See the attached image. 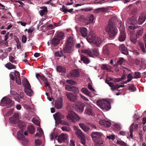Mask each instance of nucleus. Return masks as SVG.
<instances>
[{
    "label": "nucleus",
    "mask_w": 146,
    "mask_h": 146,
    "mask_svg": "<svg viewBox=\"0 0 146 146\" xmlns=\"http://www.w3.org/2000/svg\"><path fill=\"white\" fill-rule=\"evenodd\" d=\"M60 40L57 38L55 36L50 40V43L51 45L56 46L60 43Z\"/></svg>",
    "instance_id": "21"
},
{
    "label": "nucleus",
    "mask_w": 146,
    "mask_h": 146,
    "mask_svg": "<svg viewBox=\"0 0 146 146\" xmlns=\"http://www.w3.org/2000/svg\"><path fill=\"white\" fill-rule=\"evenodd\" d=\"M36 78L38 79L39 78H40L43 81H47L46 78H45L43 75H40L39 74H36Z\"/></svg>",
    "instance_id": "39"
},
{
    "label": "nucleus",
    "mask_w": 146,
    "mask_h": 146,
    "mask_svg": "<svg viewBox=\"0 0 146 146\" xmlns=\"http://www.w3.org/2000/svg\"><path fill=\"white\" fill-rule=\"evenodd\" d=\"M137 17L135 16H133L128 18L127 20V23L129 24L133 25H135L137 23Z\"/></svg>",
    "instance_id": "15"
},
{
    "label": "nucleus",
    "mask_w": 146,
    "mask_h": 146,
    "mask_svg": "<svg viewBox=\"0 0 146 146\" xmlns=\"http://www.w3.org/2000/svg\"><path fill=\"white\" fill-rule=\"evenodd\" d=\"M40 8L42 9L39 11L40 15L42 17L44 15H46L47 14L48 10L46 7L44 6L43 7H40Z\"/></svg>",
    "instance_id": "23"
},
{
    "label": "nucleus",
    "mask_w": 146,
    "mask_h": 146,
    "mask_svg": "<svg viewBox=\"0 0 146 146\" xmlns=\"http://www.w3.org/2000/svg\"><path fill=\"white\" fill-rule=\"evenodd\" d=\"M146 19V16L145 14L142 13L139 17L137 23L139 25H141L144 23Z\"/></svg>",
    "instance_id": "19"
},
{
    "label": "nucleus",
    "mask_w": 146,
    "mask_h": 146,
    "mask_svg": "<svg viewBox=\"0 0 146 146\" xmlns=\"http://www.w3.org/2000/svg\"><path fill=\"white\" fill-rule=\"evenodd\" d=\"M62 129L63 131H66L67 132L70 131L71 129V128L68 126H64L62 127Z\"/></svg>",
    "instance_id": "49"
},
{
    "label": "nucleus",
    "mask_w": 146,
    "mask_h": 146,
    "mask_svg": "<svg viewBox=\"0 0 146 146\" xmlns=\"http://www.w3.org/2000/svg\"><path fill=\"white\" fill-rule=\"evenodd\" d=\"M125 61V60L124 58H120L119 59V60L117 62V64L114 65V66H116L118 65H121L123 62Z\"/></svg>",
    "instance_id": "40"
},
{
    "label": "nucleus",
    "mask_w": 146,
    "mask_h": 146,
    "mask_svg": "<svg viewBox=\"0 0 146 146\" xmlns=\"http://www.w3.org/2000/svg\"><path fill=\"white\" fill-rule=\"evenodd\" d=\"M143 33V29H141L140 30L138 31L136 33V36L138 37V36H141Z\"/></svg>",
    "instance_id": "54"
},
{
    "label": "nucleus",
    "mask_w": 146,
    "mask_h": 146,
    "mask_svg": "<svg viewBox=\"0 0 146 146\" xmlns=\"http://www.w3.org/2000/svg\"><path fill=\"white\" fill-rule=\"evenodd\" d=\"M79 125L82 129L86 132H88L90 129L89 127L83 123H79Z\"/></svg>",
    "instance_id": "32"
},
{
    "label": "nucleus",
    "mask_w": 146,
    "mask_h": 146,
    "mask_svg": "<svg viewBox=\"0 0 146 146\" xmlns=\"http://www.w3.org/2000/svg\"><path fill=\"white\" fill-rule=\"evenodd\" d=\"M106 31L108 33L109 37L111 38H113L117 34V29L111 20L108 23V25L106 28Z\"/></svg>",
    "instance_id": "2"
},
{
    "label": "nucleus",
    "mask_w": 146,
    "mask_h": 146,
    "mask_svg": "<svg viewBox=\"0 0 146 146\" xmlns=\"http://www.w3.org/2000/svg\"><path fill=\"white\" fill-rule=\"evenodd\" d=\"M106 8L104 7L99 8L95 9V11L96 13H98L101 12L100 10H103V9H105Z\"/></svg>",
    "instance_id": "63"
},
{
    "label": "nucleus",
    "mask_w": 146,
    "mask_h": 146,
    "mask_svg": "<svg viewBox=\"0 0 146 146\" xmlns=\"http://www.w3.org/2000/svg\"><path fill=\"white\" fill-rule=\"evenodd\" d=\"M128 90L134 92L136 90V88L133 85H132L129 86Z\"/></svg>",
    "instance_id": "53"
},
{
    "label": "nucleus",
    "mask_w": 146,
    "mask_h": 146,
    "mask_svg": "<svg viewBox=\"0 0 146 146\" xmlns=\"http://www.w3.org/2000/svg\"><path fill=\"white\" fill-rule=\"evenodd\" d=\"M86 108L85 111V113L89 115L94 116V114L93 110L91 105L87 103H86Z\"/></svg>",
    "instance_id": "9"
},
{
    "label": "nucleus",
    "mask_w": 146,
    "mask_h": 146,
    "mask_svg": "<svg viewBox=\"0 0 146 146\" xmlns=\"http://www.w3.org/2000/svg\"><path fill=\"white\" fill-rule=\"evenodd\" d=\"M70 75L72 78H75L80 76V74H68L67 76Z\"/></svg>",
    "instance_id": "50"
},
{
    "label": "nucleus",
    "mask_w": 146,
    "mask_h": 146,
    "mask_svg": "<svg viewBox=\"0 0 146 146\" xmlns=\"http://www.w3.org/2000/svg\"><path fill=\"white\" fill-rule=\"evenodd\" d=\"M130 39L131 42L134 44L136 43L137 40L136 38L135 37V36L132 35L130 37Z\"/></svg>",
    "instance_id": "47"
},
{
    "label": "nucleus",
    "mask_w": 146,
    "mask_h": 146,
    "mask_svg": "<svg viewBox=\"0 0 146 146\" xmlns=\"http://www.w3.org/2000/svg\"><path fill=\"white\" fill-rule=\"evenodd\" d=\"M23 84L25 87V89L28 88H30V87H31V85L29 83L26 78H24L23 80Z\"/></svg>",
    "instance_id": "29"
},
{
    "label": "nucleus",
    "mask_w": 146,
    "mask_h": 146,
    "mask_svg": "<svg viewBox=\"0 0 146 146\" xmlns=\"http://www.w3.org/2000/svg\"><path fill=\"white\" fill-rule=\"evenodd\" d=\"M82 53H85L90 57L95 58L98 57L100 54L98 49L94 48L92 50L84 49L82 50Z\"/></svg>",
    "instance_id": "4"
},
{
    "label": "nucleus",
    "mask_w": 146,
    "mask_h": 146,
    "mask_svg": "<svg viewBox=\"0 0 146 146\" xmlns=\"http://www.w3.org/2000/svg\"><path fill=\"white\" fill-rule=\"evenodd\" d=\"M66 117L70 121L73 123L78 121L80 119V117L73 111L69 113L67 115Z\"/></svg>",
    "instance_id": "6"
},
{
    "label": "nucleus",
    "mask_w": 146,
    "mask_h": 146,
    "mask_svg": "<svg viewBox=\"0 0 146 146\" xmlns=\"http://www.w3.org/2000/svg\"><path fill=\"white\" fill-rule=\"evenodd\" d=\"M8 42L7 41L4 40H1L0 42V45L2 46L4 45V46H8Z\"/></svg>",
    "instance_id": "45"
},
{
    "label": "nucleus",
    "mask_w": 146,
    "mask_h": 146,
    "mask_svg": "<svg viewBox=\"0 0 146 146\" xmlns=\"http://www.w3.org/2000/svg\"><path fill=\"white\" fill-rule=\"evenodd\" d=\"M42 143V141L39 139H36L35 141V145L36 146H38L40 145Z\"/></svg>",
    "instance_id": "51"
},
{
    "label": "nucleus",
    "mask_w": 146,
    "mask_h": 146,
    "mask_svg": "<svg viewBox=\"0 0 146 146\" xmlns=\"http://www.w3.org/2000/svg\"><path fill=\"white\" fill-rule=\"evenodd\" d=\"M19 114L18 113H15L14 114L13 117H11L9 118L10 122L12 124L17 123L19 121Z\"/></svg>",
    "instance_id": "13"
},
{
    "label": "nucleus",
    "mask_w": 146,
    "mask_h": 146,
    "mask_svg": "<svg viewBox=\"0 0 146 146\" xmlns=\"http://www.w3.org/2000/svg\"><path fill=\"white\" fill-rule=\"evenodd\" d=\"M85 105L84 103H80L77 106V110L78 112L81 113L84 110Z\"/></svg>",
    "instance_id": "25"
},
{
    "label": "nucleus",
    "mask_w": 146,
    "mask_h": 146,
    "mask_svg": "<svg viewBox=\"0 0 146 146\" xmlns=\"http://www.w3.org/2000/svg\"><path fill=\"white\" fill-rule=\"evenodd\" d=\"M120 33L118 37L119 40L120 42L124 41L126 38V35L124 31V29H120Z\"/></svg>",
    "instance_id": "14"
},
{
    "label": "nucleus",
    "mask_w": 146,
    "mask_h": 146,
    "mask_svg": "<svg viewBox=\"0 0 146 146\" xmlns=\"http://www.w3.org/2000/svg\"><path fill=\"white\" fill-rule=\"evenodd\" d=\"M56 70L60 72L65 73L66 72V68L64 66H58L56 67Z\"/></svg>",
    "instance_id": "30"
},
{
    "label": "nucleus",
    "mask_w": 146,
    "mask_h": 146,
    "mask_svg": "<svg viewBox=\"0 0 146 146\" xmlns=\"http://www.w3.org/2000/svg\"><path fill=\"white\" fill-rule=\"evenodd\" d=\"M81 91L83 93H84L88 96H89L91 93L88 90L87 88H82V89Z\"/></svg>",
    "instance_id": "43"
},
{
    "label": "nucleus",
    "mask_w": 146,
    "mask_h": 146,
    "mask_svg": "<svg viewBox=\"0 0 146 146\" xmlns=\"http://www.w3.org/2000/svg\"><path fill=\"white\" fill-rule=\"evenodd\" d=\"M76 131L75 132L76 135L80 140L81 143L85 145L86 144V137L85 135L82 131L78 127H76Z\"/></svg>",
    "instance_id": "7"
},
{
    "label": "nucleus",
    "mask_w": 146,
    "mask_h": 146,
    "mask_svg": "<svg viewBox=\"0 0 146 146\" xmlns=\"http://www.w3.org/2000/svg\"><path fill=\"white\" fill-rule=\"evenodd\" d=\"M80 32L82 36L83 37H86L88 35V30L85 27H81L80 29Z\"/></svg>",
    "instance_id": "22"
},
{
    "label": "nucleus",
    "mask_w": 146,
    "mask_h": 146,
    "mask_svg": "<svg viewBox=\"0 0 146 146\" xmlns=\"http://www.w3.org/2000/svg\"><path fill=\"white\" fill-rule=\"evenodd\" d=\"M15 58L12 56H10L9 57V60L10 61L13 63H15L16 62V61L15 60Z\"/></svg>",
    "instance_id": "58"
},
{
    "label": "nucleus",
    "mask_w": 146,
    "mask_h": 146,
    "mask_svg": "<svg viewBox=\"0 0 146 146\" xmlns=\"http://www.w3.org/2000/svg\"><path fill=\"white\" fill-rule=\"evenodd\" d=\"M54 36L61 41L64 38V33L61 32H57L55 34Z\"/></svg>",
    "instance_id": "24"
},
{
    "label": "nucleus",
    "mask_w": 146,
    "mask_h": 146,
    "mask_svg": "<svg viewBox=\"0 0 146 146\" xmlns=\"http://www.w3.org/2000/svg\"><path fill=\"white\" fill-rule=\"evenodd\" d=\"M68 135L67 134L62 133L60 135L57 139L58 142L61 143L63 141L66 140L68 138Z\"/></svg>",
    "instance_id": "18"
},
{
    "label": "nucleus",
    "mask_w": 146,
    "mask_h": 146,
    "mask_svg": "<svg viewBox=\"0 0 146 146\" xmlns=\"http://www.w3.org/2000/svg\"><path fill=\"white\" fill-rule=\"evenodd\" d=\"M135 63L137 65H139L140 64V60L138 58H136L134 60Z\"/></svg>",
    "instance_id": "60"
},
{
    "label": "nucleus",
    "mask_w": 146,
    "mask_h": 146,
    "mask_svg": "<svg viewBox=\"0 0 146 146\" xmlns=\"http://www.w3.org/2000/svg\"><path fill=\"white\" fill-rule=\"evenodd\" d=\"M134 125V123H133L130 127V136L132 138L133 137V127Z\"/></svg>",
    "instance_id": "48"
},
{
    "label": "nucleus",
    "mask_w": 146,
    "mask_h": 146,
    "mask_svg": "<svg viewBox=\"0 0 146 146\" xmlns=\"http://www.w3.org/2000/svg\"><path fill=\"white\" fill-rule=\"evenodd\" d=\"M81 60L83 62L86 64H88L90 62L89 58L85 56L82 55L81 57Z\"/></svg>",
    "instance_id": "35"
},
{
    "label": "nucleus",
    "mask_w": 146,
    "mask_h": 146,
    "mask_svg": "<svg viewBox=\"0 0 146 146\" xmlns=\"http://www.w3.org/2000/svg\"><path fill=\"white\" fill-rule=\"evenodd\" d=\"M97 104L100 108L105 111H108L111 108L110 102L104 100H98L97 101Z\"/></svg>",
    "instance_id": "5"
},
{
    "label": "nucleus",
    "mask_w": 146,
    "mask_h": 146,
    "mask_svg": "<svg viewBox=\"0 0 146 146\" xmlns=\"http://www.w3.org/2000/svg\"><path fill=\"white\" fill-rule=\"evenodd\" d=\"M14 74L15 77V81L18 84H21V80L20 78V74Z\"/></svg>",
    "instance_id": "37"
},
{
    "label": "nucleus",
    "mask_w": 146,
    "mask_h": 146,
    "mask_svg": "<svg viewBox=\"0 0 146 146\" xmlns=\"http://www.w3.org/2000/svg\"><path fill=\"white\" fill-rule=\"evenodd\" d=\"M54 119L57 122L59 123H62L61 119L63 118L64 116L61 113L57 112L53 115Z\"/></svg>",
    "instance_id": "12"
},
{
    "label": "nucleus",
    "mask_w": 146,
    "mask_h": 146,
    "mask_svg": "<svg viewBox=\"0 0 146 146\" xmlns=\"http://www.w3.org/2000/svg\"><path fill=\"white\" fill-rule=\"evenodd\" d=\"M13 36V33H9V32H7L6 33L5 35L4 36L5 38L4 40L5 41H7V39L9 38V36H11V38H12V36Z\"/></svg>",
    "instance_id": "44"
},
{
    "label": "nucleus",
    "mask_w": 146,
    "mask_h": 146,
    "mask_svg": "<svg viewBox=\"0 0 146 146\" xmlns=\"http://www.w3.org/2000/svg\"><path fill=\"white\" fill-rule=\"evenodd\" d=\"M18 126L20 128H25V123L22 121H19L18 123Z\"/></svg>",
    "instance_id": "42"
},
{
    "label": "nucleus",
    "mask_w": 146,
    "mask_h": 146,
    "mask_svg": "<svg viewBox=\"0 0 146 146\" xmlns=\"http://www.w3.org/2000/svg\"><path fill=\"white\" fill-rule=\"evenodd\" d=\"M117 142L118 144L122 146H127V144L121 141L117 140Z\"/></svg>",
    "instance_id": "52"
},
{
    "label": "nucleus",
    "mask_w": 146,
    "mask_h": 146,
    "mask_svg": "<svg viewBox=\"0 0 146 146\" xmlns=\"http://www.w3.org/2000/svg\"><path fill=\"white\" fill-rule=\"evenodd\" d=\"M99 123L100 125H104V126L106 127H110L111 124V123L110 121H106L104 120H100L99 121Z\"/></svg>",
    "instance_id": "28"
},
{
    "label": "nucleus",
    "mask_w": 146,
    "mask_h": 146,
    "mask_svg": "<svg viewBox=\"0 0 146 146\" xmlns=\"http://www.w3.org/2000/svg\"><path fill=\"white\" fill-rule=\"evenodd\" d=\"M55 106L58 109H61L63 106V99L60 98L56 100L55 102Z\"/></svg>",
    "instance_id": "16"
},
{
    "label": "nucleus",
    "mask_w": 146,
    "mask_h": 146,
    "mask_svg": "<svg viewBox=\"0 0 146 146\" xmlns=\"http://www.w3.org/2000/svg\"><path fill=\"white\" fill-rule=\"evenodd\" d=\"M5 66L6 68L9 70L16 68V67L15 66L10 62L7 63L5 65Z\"/></svg>",
    "instance_id": "34"
},
{
    "label": "nucleus",
    "mask_w": 146,
    "mask_h": 146,
    "mask_svg": "<svg viewBox=\"0 0 146 146\" xmlns=\"http://www.w3.org/2000/svg\"><path fill=\"white\" fill-rule=\"evenodd\" d=\"M94 19V16L93 15H90L88 17L87 19V24L88 25L90 23L93 22Z\"/></svg>",
    "instance_id": "36"
},
{
    "label": "nucleus",
    "mask_w": 146,
    "mask_h": 146,
    "mask_svg": "<svg viewBox=\"0 0 146 146\" xmlns=\"http://www.w3.org/2000/svg\"><path fill=\"white\" fill-rule=\"evenodd\" d=\"M66 82L69 84H70L71 85H75L76 83V82L70 80H67Z\"/></svg>",
    "instance_id": "57"
},
{
    "label": "nucleus",
    "mask_w": 146,
    "mask_h": 146,
    "mask_svg": "<svg viewBox=\"0 0 146 146\" xmlns=\"http://www.w3.org/2000/svg\"><path fill=\"white\" fill-rule=\"evenodd\" d=\"M66 96L68 100L70 101L75 102L77 100V95L74 94L71 92H66Z\"/></svg>",
    "instance_id": "11"
},
{
    "label": "nucleus",
    "mask_w": 146,
    "mask_h": 146,
    "mask_svg": "<svg viewBox=\"0 0 146 146\" xmlns=\"http://www.w3.org/2000/svg\"><path fill=\"white\" fill-rule=\"evenodd\" d=\"M141 61L140 66L141 67H143L145 65V60L143 59H141Z\"/></svg>",
    "instance_id": "56"
},
{
    "label": "nucleus",
    "mask_w": 146,
    "mask_h": 146,
    "mask_svg": "<svg viewBox=\"0 0 146 146\" xmlns=\"http://www.w3.org/2000/svg\"><path fill=\"white\" fill-rule=\"evenodd\" d=\"M119 48L122 53L125 55H127L128 54V51L127 48L124 44L121 45L119 46Z\"/></svg>",
    "instance_id": "20"
},
{
    "label": "nucleus",
    "mask_w": 146,
    "mask_h": 146,
    "mask_svg": "<svg viewBox=\"0 0 146 146\" xmlns=\"http://www.w3.org/2000/svg\"><path fill=\"white\" fill-rule=\"evenodd\" d=\"M2 104H4L7 108L11 107L14 105V102L11 100L9 98L4 97L1 100Z\"/></svg>",
    "instance_id": "8"
},
{
    "label": "nucleus",
    "mask_w": 146,
    "mask_h": 146,
    "mask_svg": "<svg viewBox=\"0 0 146 146\" xmlns=\"http://www.w3.org/2000/svg\"><path fill=\"white\" fill-rule=\"evenodd\" d=\"M126 78V76L125 74H123L121 78H110V81H113L114 82H119L125 79Z\"/></svg>",
    "instance_id": "27"
},
{
    "label": "nucleus",
    "mask_w": 146,
    "mask_h": 146,
    "mask_svg": "<svg viewBox=\"0 0 146 146\" xmlns=\"http://www.w3.org/2000/svg\"><path fill=\"white\" fill-rule=\"evenodd\" d=\"M15 41L17 42V47L18 49H20L21 48V42L19 41V39L17 38L15 40Z\"/></svg>",
    "instance_id": "46"
},
{
    "label": "nucleus",
    "mask_w": 146,
    "mask_h": 146,
    "mask_svg": "<svg viewBox=\"0 0 146 146\" xmlns=\"http://www.w3.org/2000/svg\"><path fill=\"white\" fill-rule=\"evenodd\" d=\"M91 135L93 141L97 146H102L104 141L101 137L102 134L98 132H92Z\"/></svg>",
    "instance_id": "3"
},
{
    "label": "nucleus",
    "mask_w": 146,
    "mask_h": 146,
    "mask_svg": "<svg viewBox=\"0 0 146 146\" xmlns=\"http://www.w3.org/2000/svg\"><path fill=\"white\" fill-rule=\"evenodd\" d=\"M102 42V40L100 37H96L94 41V42L93 43L94 44L97 46L100 45Z\"/></svg>",
    "instance_id": "31"
},
{
    "label": "nucleus",
    "mask_w": 146,
    "mask_h": 146,
    "mask_svg": "<svg viewBox=\"0 0 146 146\" xmlns=\"http://www.w3.org/2000/svg\"><path fill=\"white\" fill-rule=\"evenodd\" d=\"M25 92L29 96H31L33 93V91L31 89V87L26 89Z\"/></svg>",
    "instance_id": "38"
},
{
    "label": "nucleus",
    "mask_w": 146,
    "mask_h": 146,
    "mask_svg": "<svg viewBox=\"0 0 146 146\" xmlns=\"http://www.w3.org/2000/svg\"><path fill=\"white\" fill-rule=\"evenodd\" d=\"M27 129L28 131L31 134H33L34 133L35 130L34 127L31 125L29 126Z\"/></svg>",
    "instance_id": "41"
},
{
    "label": "nucleus",
    "mask_w": 146,
    "mask_h": 146,
    "mask_svg": "<svg viewBox=\"0 0 146 146\" xmlns=\"http://www.w3.org/2000/svg\"><path fill=\"white\" fill-rule=\"evenodd\" d=\"M100 68L102 70H105L107 72H112L111 70L112 67L110 65L103 64L100 66Z\"/></svg>",
    "instance_id": "17"
},
{
    "label": "nucleus",
    "mask_w": 146,
    "mask_h": 146,
    "mask_svg": "<svg viewBox=\"0 0 146 146\" xmlns=\"http://www.w3.org/2000/svg\"><path fill=\"white\" fill-rule=\"evenodd\" d=\"M65 88L66 90L73 92L75 94H78L79 92L78 88L72 85H65Z\"/></svg>",
    "instance_id": "10"
},
{
    "label": "nucleus",
    "mask_w": 146,
    "mask_h": 146,
    "mask_svg": "<svg viewBox=\"0 0 146 146\" xmlns=\"http://www.w3.org/2000/svg\"><path fill=\"white\" fill-rule=\"evenodd\" d=\"M67 9L65 8V7L64 5L62 6V8H61L60 9L61 11L64 12L65 13H66L67 12Z\"/></svg>",
    "instance_id": "62"
},
{
    "label": "nucleus",
    "mask_w": 146,
    "mask_h": 146,
    "mask_svg": "<svg viewBox=\"0 0 146 146\" xmlns=\"http://www.w3.org/2000/svg\"><path fill=\"white\" fill-rule=\"evenodd\" d=\"M33 121L35 123L36 125L40 126V123L39 121L36 119L35 118H33Z\"/></svg>",
    "instance_id": "55"
},
{
    "label": "nucleus",
    "mask_w": 146,
    "mask_h": 146,
    "mask_svg": "<svg viewBox=\"0 0 146 146\" xmlns=\"http://www.w3.org/2000/svg\"><path fill=\"white\" fill-rule=\"evenodd\" d=\"M27 37L24 35L22 36V42L23 43H25L27 41Z\"/></svg>",
    "instance_id": "64"
},
{
    "label": "nucleus",
    "mask_w": 146,
    "mask_h": 146,
    "mask_svg": "<svg viewBox=\"0 0 146 146\" xmlns=\"http://www.w3.org/2000/svg\"><path fill=\"white\" fill-rule=\"evenodd\" d=\"M96 36L92 34H90L87 38V41L90 43H93Z\"/></svg>",
    "instance_id": "26"
},
{
    "label": "nucleus",
    "mask_w": 146,
    "mask_h": 146,
    "mask_svg": "<svg viewBox=\"0 0 146 146\" xmlns=\"http://www.w3.org/2000/svg\"><path fill=\"white\" fill-rule=\"evenodd\" d=\"M75 39L72 36L68 38L65 43V47L64 48V52L70 54L74 50Z\"/></svg>",
    "instance_id": "1"
},
{
    "label": "nucleus",
    "mask_w": 146,
    "mask_h": 146,
    "mask_svg": "<svg viewBox=\"0 0 146 146\" xmlns=\"http://www.w3.org/2000/svg\"><path fill=\"white\" fill-rule=\"evenodd\" d=\"M114 127L116 129L118 130H119L121 129V127L120 125L116 124L114 125Z\"/></svg>",
    "instance_id": "61"
},
{
    "label": "nucleus",
    "mask_w": 146,
    "mask_h": 146,
    "mask_svg": "<svg viewBox=\"0 0 146 146\" xmlns=\"http://www.w3.org/2000/svg\"><path fill=\"white\" fill-rule=\"evenodd\" d=\"M106 138L109 139L110 140L111 139L114 140L115 139V137L114 135H110L107 136Z\"/></svg>",
    "instance_id": "59"
},
{
    "label": "nucleus",
    "mask_w": 146,
    "mask_h": 146,
    "mask_svg": "<svg viewBox=\"0 0 146 146\" xmlns=\"http://www.w3.org/2000/svg\"><path fill=\"white\" fill-rule=\"evenodd\" d=\"M17 138L21 140H23L25 138V137L23 134V131L22 130L19 131L17 133Z\"/></svg>",
    "instance_id": "33"
}]
</instances>
